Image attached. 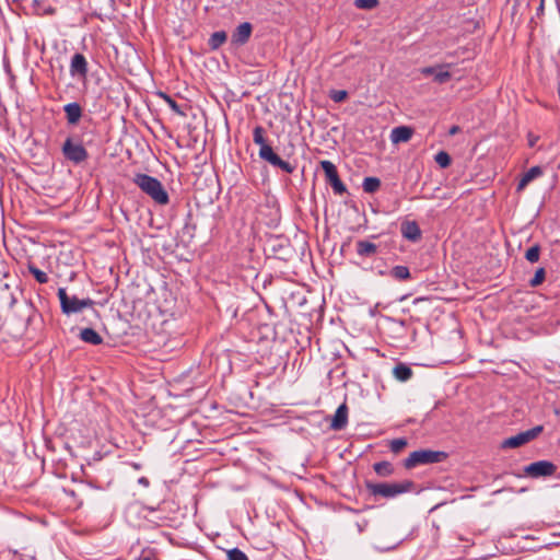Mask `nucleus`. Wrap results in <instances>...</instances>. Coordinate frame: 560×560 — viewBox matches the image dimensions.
<instances>
[{
	"label": "nucleus",
	"mask_w": 560,
	"mask_h": 560,
	"mask_svg": "<svg viewBox=\"0 0 560 560\" xmlns=\"http://www.w3.org/2000/svg\"><path fill=\"white\" fill-rule=\"evenodd\" d=\"M253 141L259 145V158L269 163L273 167H278L287 174H292L295 166L288 161L282 160L269 145L265 139V129L261 126H256L253 130Z\"/></svg>",
	"instance_id": "1"
},
{
	"label": "nucleus",
	"mask_w": 560,
	"mask_h": 560,
	"mask_svg": "<svg viewBox=\"0 0 560 560\" xmlns=\"http://www.w3.org/2000/svg\"><path fill=\"white\" fill-rule=\"evenodd\" d=\"M133 183L159 205H167L170 197L162 183L147 174H136Z\"/></svg>",
	"instance_id": "2"
},
{
	"label": "nucleus",
	"mask_w": 560,
	"mask_h": 560,
	"mask_svg": "<svg viewBox=\"0 0 560 560\" xmlns=\"http://www.w3.org/2000/svg\"><path fill=\"white\" fill-rule=\"evenodd\" d=\"M365 487L371 495L382 497L385 499H393L399 494L411 491L415 488V483L411 480H404L401 482H380L375 483L366 481Z\"/></svg>",
	"instance_id": "3"
},
{
	"label": "nucleus",
	"mask_w": 560,
	"mask_h": 560,
	"mask_svg": "<svg viewBox=\"0 0 560 560\" xmlns=\"http://www.w3.org/2000/svg\"><path fill=\"white\" fill-rule=\"evenodd\" d=\"M446 458L447 454L442 451L418 450L409 454L404 462V466L410 469L419 465L441 463Z\"/></svg>",
	"instance_id": "4"
},
{
	"label": "nucleus",
	"mask_w": 560,
	"mask_h": 560,
	"mask_svg": "<svg viewBox=\"0 0 560 560\" xmlns=\"http://www.w3.org/2000/svg\"><path fill=\"white\" fill-rule=\"evenodd\" d=\"M58 298L63 314L71 315L82 312L85 307H93L92 299H79L77 295H68L65 288L58 289Z\"/></svg>",
	"instance_id": "5"
},
{
	"label": "nucleus",
	"mask_w": 560,
	"mask_h": 560,
	"mask_svg": "<svg viewBox=\"0 0 560 560\" xmlns=\"http://www.w3.org/2000/svg\"><path fill=\"white\" fill-rule=\"evenodd\" d=\"M61 151L66 160L74 164H81L89 158V153L83 144L80 141H74L71 137L65 140Z\"/></svg>",
	"instance_id": "6"
},
{
	"label": "nucleus",
	"mask_w": 560,
	"mask_h": 560,
	"mask_svg": "<svg viewBox=\"0 0 560 560\" xmlns=\"http://www.w3.org/2000/svg\"><path fill=\"white\" fill-rule=\"evenodd\" d=\"M320 167L325 173L327 183L332 187L336 195H342L347 191L346 185L342 183L338 175L336 165L328 161H320Z\"/></svg>",
	"instance_id": "7"
},
{
	"label": "nucleus",
	"mask_w": 560,
	"mask_h": 560,
	"mask_svg": "<svg viewBox=\"0 0 560 560\" xmlns=\"http://www.w3.org/2000/svg\"><path fill=\"white\" fill-rule=\"evenodd\" d=\"M557 471V466L549 460H538L524 467V472L530 478L550 477Z\"/></svg>",
	"instance_id": "8"
},
{
	"label": "nucleus",
	"mask_w": 560,
	"mask_h": 560,
	"mask_svg": "<svg viewBox=\"0 0 560 560\" xmlns=\"http://www.w3.org/2000/svg\"><path fill=\"white\" fill-rule=\"evenodd\" d=\"M542 425H537L527 431L520 432L518 434L504 440L502 446L509 448L520 447L536 439L542 432Z\"/></svg>",
	"instance_id": "9"
},
{
	"label": "nucleus",
	"mask_w": 560,
	"mask_h": 560,
	"mask_svg": "<svg viewBox=\"0 0 560 560\" xmlns=\"http://www.w3.org/2000/svg\"><path fill=\"white\" fill-rule=\"evenodd\" d=\"M89 72V65L86 58L77 52L72 56L71 62H70V74L79 79H86Z\"/></svg>",
	"instance_id": "10"
},
{
	"label": "nucleus",
	"mask_w": 560,
	"mask_h": 560,
	"mask_svg": "<svg viewBox=\"0 0 560 560\" xmlns=\"http://www.w3.org/2000/svg\"><path fill=\"white\" fill-rule=\"evenodd\" d=\"M400 232L404 238L413 243L420 241L422 235V232L416 221H404L400 225Z\"/></svg>",
	"instance_id": "11"
},
{
	"label": "nucleus",
	"mask_w": 560,
	"mask_h": 560,
	"mask_svg": "<svg viewBox=\"0 0 560 560\" xmlns=\"http://www.w3.org/2000/svg\"><path fill=\"white\" fill-rule=\"evenodd\" d=\"M347 423H348V407L346 404H341L337 408V410L331 419L330 429H332L335 431H340L346 428Z\"/></svg>",
	"instance_id": "12"
},
{
	"label": "nucleus",
	"mask_w": 560,
	"mask_h": 560,
	"mask_svg": "<svg viewBox=\"0 0 560 560\" xmlns=\"http://www.w3.org/2000/svg\"><path fill=\"white\" fill-rule=\"evenodd\" d=\"M252 30V24L248 22L240 24L232 35V42L237 45H244L248 42Z\"/></svg>",
	"instance_id": "13"
},
{
	"label": "nucleus",
	"mask_w": 560,
	"mask_h": 560,
	"mask_svg": "<svg viewBox=\"0 0 560 560\" xmlns=\"http://www.w3.org/2000/svg\"><path fill=\"white\" fill-rule=\"evenodd\" d=\"M66 119L69 125H77L82 117V107L79 103L72 102L63 106Z\"/></svg>",
	"instance_id": "14"
},
{
	"label": "nucleus",
	"mask_w": 560,
	"mask_h": 560,
	"mask_svg": "<svg viewBox=\"0 0 560 560\" xmlns=\"http://www.w3.org/2000/svg\"><path fill=\"white\" fill-rule=\"evenodd\" d=\"M413 130L407 126H399L392 130L390 140L393 143L407 142L411 139Z\"/></svg>",
	"instance_id": "15"
},
{
	"label": "nucleus",
	"mask_w": 560,
	"mask_h": 560,
	"mask_svg": "<svg viewBox=\"0 0 560 560\" xmlns=\"http://www.w3.org/2000/svg\"><path fill=\"white\" fill-rule=\"evenodd\" d=\"M80 338L82 341L93 345V346H98L103 342L102 336L97 331H95L93 328L81 329Z\"/></svg>",
	"instance_id": "16"
},
{
	"label": "nucleus",
	"mask_w": 560,
	"mask_h": 560,
	"mask_svg": "<svg viewBox=\"0 0 560 560\" xmlns=\"http://www.w3.org/2000/svg\"><path fill=\"white\" fill-rule=\"evenodd\" d=\"M377 246L365 240H360L357 242V254L361 257H370L376 254Z\"/></svg>",
	"instance_id": "17"
},
{
	"label": "nucleus",
	"mask_w": 560,
	"mask_h": 560,
	"mask_svg": "<svg viewBox=\"0 0 560 560\" xmlns=\"http://www.w3.org/2000/svg\"><path fill=\"white\" fill-rule=\"evenodd\" d=\"M541 174L542 171L539 166H533L532 168H529L518 182L517 190L524 189L528 185V183H530L534 178L540 176Z\"/></svg>",
	"instance_id": "18"
},
{
	"label": "nucleus",
	"mask_w": 560,
	"mask_h": 560,
	"mask_svg": "<svg viewBox=\"0 0 560 560\" xmlns=\"http://www.w3.org/2000/svg\"><path fill=\"white\" fill-rule=\"evenodd\" d=\"M393 374L396 377V380L400 382H406L411 378L412 370L408 365L399 363L394 368Z\"/></svg>",
	"instance_id": "19"
},
{
	"label": "nucleus",
	"mask_w": 560,
	"mask_h": 560,
	"mask_svg": "<svg viewBox=\"0 0 560 560\" xmlns=\"http://www.w3.org/2000/svg\"><path fill=\"white\" fill-rule=\"evenodd\" d=\"M373 469L380 477H389L394 472L393 465L386 460L375 463Z\"/></svg>",
	"instance_id": "20"
},
{
	"label": "nucleus",
	"mask_w": 560,
	"mask_h": 560,
	"mask_svg": "<svg viewBox=\"0 0 560 560\" xmlns=\"http://www.w3.org/2000/svg\"><path fill=\"white\" fill-rule=\"evenodd\" d=\"M390 276L396 280L404 281L410 279V271L408 267L399 265L392 268Z\"/></svg>",
	"instance_id": "21"
},
{
	"label": "nucleus",
	"mask_w": 560,
	"mask_h": 560,
	"mask_svg": "<svg viewBox=\"0 0 560 560\" xmlns=\"http://www.w3.org/2000/svg\"><path fill=\"white\" fill-rule=\"evenodd\" d=\"M159 96L171 107V109L178 116H186V113L180 106L166 93L160 92Z\"/></svg>",
	"instance_id": "22"
},
{
	"label": "nucleus",
	"mask_w": 560,
	"mask_h": 560,
	"mask_svg": "<svg viewBox=\"0 0 560 560\" xmlns=\"http://www.w3.org/2000/svg\"><path fill=\"white\" fill-rule=\"evenodd\" d=\"M450 65H439V70L435 73L434 81L439 84L446 83L451 80L452 74L450 71L445 70Z\"/></svg>",
	"instance_id": "23"
},
{
	"label": "nucleus",
	"mask_w": 560,
	"mask_h": 560,
	"mask_svg": "<svg viewBox=\"0 0 560 560\" xmlns=\"http://www.w3.org/2000/svg\"><path fill=\"white\" fill-rule=\"evenodd\" d=\"M362 187L365 192L373 194L381 187V180L377 177H365Z\"/></svg>",
	"instance_id": "24"
},
{
	"label": "nucleus",
	"mask_w": 560,
	"mask_h": 560,
	"mask_svg": "<svg viewBox=\"0 0 560 560\" xmlns=\"http://www.w3.org/2000/svg\"><path fill=\"white\" fill-rule=\"evenodd\" d=\"M226 40V34L223 31L215 32L211 35L209 39V46L212 49L219 48L222 44H224Z\"/></svg>",
	"instance_id": "25"
},
{
	"label": "nucleus",
	"mask_w": 560,
	"mask_h": 560,
	"mask_svg": "<svg viewBox=\"0 0 560 560\" xmlns=\"http://www.w3.org/2000/svg\"><path fill=\"white\" fill-rule=\"evenodd\" d=\"M540 256V246L538 244H535L534 246L529 247L525 253V258L534 264L539 260Z\"/></svg>",
	"instance_id": "26"
},
{
	"label": "nucleus",
	"mask_w": 560,
	"mask_h": 560,
	"mask_svg": "<svg viewBox=\"0 0 560 560\" xmlns=\"http://www.w3.org/2000/svg\"><path fill=\"white\" fill-rule=\"evenodd\" d=\"M545 278H546V270L545 268H538L534 275V277L530 279L529 281V285L533 287V288H536L538 285H540L544 281H545Z\"/></svg>",
	"instance_id": "27"
},
{
	"label": "nucleus",
	"mask_w": 560,
	"mask_h": 560,
	"mask_svg": "<svg viewBox=\"0 0 560 560\" xmlns=\"http://www.w3.org/2000/svg\"><path fill=\"white\" fill-rule=\"evenodd\" d=\"M30 272L34 276L37 282L39 283H47L48 282V276L45 271L38 269L35 266L28 267Z\"/></svg>",
	"instance_id": "28"
},
{
	"label": "nucleus",
	"mask_w": 560,
	"mask_h": 560,
	"mask_svg": "<svg viewBox=\"0 0 560 560\" xmlns=\"http://www.w3.org/2000/svg\"><path fill=\"white\" fill-rule=\"evenodd\" d=\"M407 444L408 442L405 438L394 439L390 441L389 448L393 453L397 454L401 452Z\"/></svg>",
	"instance_id": "29"
},
{
	"label": "nucleus",
	"mask_w": 560,
	"mask_h": 560,
	"mask_svg": "<svg viewBox=\"0 0 560 560\" xmlns=\"http://www.w3.org/2000/svg\"><path fill=\"white\" fill-rule=\"evenodd\" d=\"M435 162L443 168L447 167L451 165V156L447 152L445 151H440L436 155H435Z\"/></svg>",
	"instance_id": "30"
},
{
	"label": "nucleus",
	"mask_w": 560,
	"mask_h": 560,
	"mask_svg": "<svg viewBox=\"0 0 560 560\" xmlns=\"http://www.w3.org/2000/svg\"><path fill=\"white\" fill-rule=\"evenodd\" d=\"M228 560H249L248 557L238 548L228 551Z\"/></svg>",
	"instance_id": "31"
},
{
	"label": "nucleus",
	"mask_w": 560,
	"mask_h": 560,
	"mask_svg": "<svg viewBox=\"0 0 560 560\" xmlns=\"http://www.w3.org/2000/svg\"><path fill=\"white\" fill-rule=\"evenodd\" d=\"M354 4L358 9L371 10L378 4V0H355Z\"/></svg>",
	"instance_id": "32"
},
{
	"label": "nucleus",
	"mask_w": 560,
	"mask_h": 560,
	"mask_svg": "<svg viewBox=\"0 0 560 560\" xmlns=\"http://www.w3.org/2000/svg\"><path fill=\"white\" fill-rule=\"evenodd\" d=\"M348 96V92L345 91V90H332L330 91V94H329V97L336 102V103H340L342 101H345Z\"/></svg>",
	"instance_id": "33"
},
{
	"label": "nucleus",
	"mask_w": 560,
	"mask_h": 560,
	"mask_svg": "<svg viewBox=\"0 0 560 560\" xmlns=\"http://www.w3.org/2000/svg\"><path fill=\"white\" fill-rule=\"evenodd\" d=\"M438 70H439V66H436V67H425V68H422V69H421V73H422L423 75H427V77H428V75H433V77H435V73L438 72Z\"/></svg>",
	"instance_id": "34"
},
{
	"label": "nucleus",
	"mask_w": 560,
	"mask_h": 560,
	"mask_svg": "<svg viewBox=\"0 0 560 560\" xmlns=\"http://www.w3.org/2000/svg\"><path fill=\"white\" fill-rule=\"evenodd\" d=\"M527 139H528V145H529V147H534V145L537 143V141H538V139H539V137H538V136H535V135H534V133H532V132H529V133L527 135Z\"/></svg>",
	"instance_id": "35"
},
{
	"label": "nucleus",
	"mask_w": 560,
	"mask_h": 560,
	"mask_svg": "<svg viewBox=\"0 0 560 560\" xmlns=\"http://www.w3.org/2000/svg\"><path fill=\"white\" fill-rule=\"evenodd\" d=\"M42 1L40 0H32V8L35 14H39Z\"/></svg>",
	"instance_id": "36"
},
{
	"label": "nucleus",
	"mask_w": 560,
	"mask_h": 560,
	"mask_svg": "<svg viewBox=\"0 0 560 560\" xmlns=\"http://www.w3.org/2000/svg\"><path fill=\"white\" fill-rule=\"evenodd\" d=\"M459 131V127L458 126H453L451 129H450V135H455Z\"/></svg>",
	"instance_id": "37"
},
{
	"label": "nucleus",
	"mask_w": 560,
	"mask_h": 560,
	"mask_svg": "<svg viewBox=\"0 0 560 560\" xmlns=\"http://www.w3.org/2000/svg\"><path fill=\"white\" fill-rule=\"evenodd\" d=\"M425 300H427L425 298H417V299H415L413 304H417V303L425 301Z\"/></svg>",
	"instance_id": "38"
},
{
	"label": "nucleus",
	"mask_w": 560,
	"mask_h": 560,
	"mask_svg": "<svg viewBox=\"0 0 560 560\" xmlns=\"http://www.w3.org/2000/svg\"><path fill=\"white\" fill-rule=\"evenodd\" d=\"M139 482L143 483V485H148L149 483V481L144 477L140 478Z\"/></svg>",
	"instance_id": "39"
},
{
	"label": "nucleus",
	"mask_w": 560,
	"mask_h": 560,
	"mask_svg": "<svg viewBox=\"0 0 560 560\" xmlns=\"http://www.w3.org/2000/svg\"><path fill=\"white\" fill-rule=\"evenodd\" d=\"M46 13H54V10L52 9H49L47 11H45Z\"/></svg>",
	"instance_id": "40"
},
{
	"label": "nucleus",
	"mask_w": 560,
	"mask_h": 560,
	"mask_svg": "<svg viewBox=\"0 0 560 560\" xmlns=\"http://www.w3.org/2000/svg\"><path fill=\"white\" fill-rule=\"evenodd\" d=\"M139 560H150L149 558H142V559H139Z\"/></svg>",
	"instance_id": "41"
},
{
	"label": "nucleus",
	"mask_w": 560,
	"mask_h": 560,
	"mask_svg": "<svg viewBox=\"0 0 560 560\" xmlns=\"http://www.w3.org/2000/svg\"><path fill=\"white\" fill-rule=\"evenodd\" d=\"M542 5H544V0H541V3H540V7H541V8H542Z\"/></svg>",
	"instance_id": "42"
}]
</instances>
